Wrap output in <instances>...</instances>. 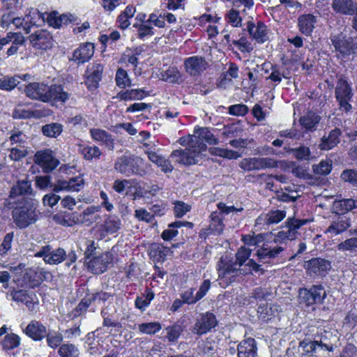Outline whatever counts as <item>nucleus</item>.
Masks as SVG:
<instances>
[{
    "label": "nucleus",
    "mask_w": 357,
    "mask_h": 357,
    "mask_svg": "<svg viewBox=\"0 0 357 357\" xmlns=\"http://www.w3.org/2000/svg\"><path fill=\"white\" fill-rule=\"evenodd\" d=\"M250 250L241 247L236 254L235 262L225 261L221 258L218 268L219 284L222 287H226L234 281V278L238 274L247 275L255 273H263L261 265L253 259H249Z\"/></svg>",
    "instance_id": "1"
},
{
    "label": "nucleus",
    "mask_w": 357,
    "mask_h": 357,
    "mask_svg": "<svg viewBox=\"0 0 357 357\" xmlns=\"http://www.w3.org/2000/svg\"><path fill=\"white\" fill-rule=\"evenodd\" d=\"M194 132L197 139V146L198 148L194 151L192 155L181 151H172L171 157L174 158L177 162L185 165H195L199 161L202 157V153L206 150V145L204 142L213 145H216L219 142L218 139L207 128L196 126L194 128Z\"/></svg>",
    "instance_id": "2"
},
{
    "label": "nucleus",
    "mask_w": 357,
    "mask_h": 357,
    "mask_svg": "<svg viewBox=\"0 0 357 357\" xmlns=\"http://www.w3.org/2000/svg\"><path fill=\"white\" fill-rule=\"evenodd\" d=\"M25 93L28 97L44 102L64 103L70 98V94L63 91L61 85L48 86L40 82L29 84L25 88Z\"/></svg>",
    "instance_id": "3"
},
{
    "label": "nucleus",
    "mask_w": 357,
    "mask_h": 357,
    "mask_svg": "<svg viewBox=\"0 0 357 357\" xmlns=\"http://www.w3.org/2000/svg\"><path fill=\"white\" fill-rule=\"evenodd\" d=\"M35 183L36 186L40 190H45L49 187H53V190L55 192H78L84 188V180L82 176H78L73 177L69 180L59 179L52 185L50 176H36Z\"/></svg>",
    "instance_id": "4"
},
{
    "label": "nucleus",
    "mask_w": 357,
    "mask_h": 357,
    "mask_svg": "<svg viewBox=\"0 0 357 357\" xmlns=\"http://www.w3.org/2000/svg\"><path fill=\"white\" fill-rule=\"evenodd\" d=\"M114 168L116 171L126 176L137 174L144 176L146 174L144 160L137 156L122 155L117 159Z\"/></svg>",
    "instance_id": "5"
},
{
    "label": "nucleus",
    "mask_w": 357,
    "mask_h": 357,
    "mask_svg": "<svg viewBox=\"0 0 357 357\" xmlns=\"http://www.w3.org/2000/svg\"><path fill=\"white\" fill-rule=\"evenodd\" d=\"M36 206L31 202L15 207L12 211L14 223L20 229H24L33 224L37 220Z\"/></svg>",
    "instance_id": "6"
},
{
    "label": "nucleus",
    "mask_w": 357,
    "mask_h": 357,
    "mask_svg": "<svg viewBox=\"0 0 357 357\" xmlns=\"http://www.w3.org/2000/svg\"><path fill=\"white\" fill-rule=\"evenodd\" d=\"M326 297V291L321 285H313L309 289H301L299 290L301 303L307 306L321 304Z\"/></svg>",
    "instance_id": "7"
},
{
    "label": "nucleus",
    "mask_w": 357,
    "mask_h": 357,
    "mask_svg": "<svg viewBox=\"0 0 357 357\" xmlns=\"http://www.w3.org/2000/svg\"><path fill=\"white\" fill-rule=\"evenodd\" d=\"M335 93L340 109L349 112L351 109L349 102L352 98L353 93L350 84L344 77H340L338 79Z\"/></svg>",
    "instance_id": "8"
},
{
    "label": "nucleus",
    "mask_w": 357,
    "mask_h": 357,
    "mask_svg": "<svg viewBox=\"0 0 357 357\" xmlns=\"http://www.w3.org/2000/svg\"><path fill=\"white\" fill-rule=\"evenodd\" d=\"M10 295L14 301L24 303L29 312L35 314L38 312L39 309L38 298L33 291L13 289L10 291Z\"/></svg>",
    "instance_id": "9"
},
{
    "label": "nucleus",
    "mask_w": 357,
    "mask_h": 357,
    "mask_svg": "<svg viewBox=\"0 0 357 357\" xmlns=\"http://www.w3.org/2000/svg\"><path fill=\"white\" fill-rule=\"evenodd\" d=\"M34 257H42L45 263L50 265H56L63 261L66 258V252L63 248L53 250L52 248L46 245L35 253Z\"/></svg>",
    "instance_id": "10"
},
{
    "label": "nucleus",
    "mask_w": 357,
    "mask_h": 357,
    "mask_svg": "<svg viewBox=\"0 0 357 357\" xmlns=\"http://www.w3.org/2000/svg\"><path fill=\"white\" fill-rule=\"evenodd\" d=\"M307 222L306 220H289L285 226L278 232L273 238L275 243H282L286 240H293L296 238L298 229Z\"/></svg>",
    "instance_id": "11"
},
{
    "label": "nucleus",
    "mask_w": 357,
    "mask_h": 357,
    "mask_svg": "<svg viewBox=\"0 0 357 357\" xmlns=\"http://www.w3.org/2000/svg\"><path fill=\"white\" fill-rule=\"evenodd\" d=\"M33 161L45 173L51 172L59 164V161L56 158L53 151L50 149L38 151L34 155Z\"/></svg>",
    "instance_id": "12"
},
{
    "label": "nucleus",
    "mask_w": 357,
    "mask_h": 357,
    "mask_svg": "<svg viewBox=\"0 0 357 357\" xmlns=\"http://www.w3.org/2000/svg\"><path fill=\"white\" fill-rule=\"evenodd\" d=\"M218 324L215 316L209 312L200 314L192 328L194 334L202 335L209 332Z\"/></svg>",
    "instance_id": "13"
},
{
    "label": "nucleus",
    "mask_w": 357,
    "mask_h": 357,
    "mask_svg": "<svg viewBox=\"0 0 357 357\" xmlns=\"http://www.w3.org/2000/svg\"><path fill=\"white\" fill-rule=\"evenodd\" d=\"M113 261V253L105 252L94 256L86 261L88 269L93 274H101L106 271L108 265Z\"/></svg>",
    "instance_id": "14"
},
{
    "label": "nucleus",
    "mask_w": 357,
    "mask_h": 357,
    "mask_svg": "<svg viewBox=\"0 0 357 357\" xmlns=\"http://www.w3.org/2000/svg\"><path fill=\"white\" fill-rule=\"evenodd\" d=\"M277 166L275 160L270 158H250L243 159L240 167L244 170H261L266 168H273Z\"/></svg>",
    "instance_id": "15"
},
{
    "label": "nucleus",
    "mask_w": 357,
    "mask_h": 357,
    "mask_svg": "<svg viewBox=\"0 0 357 357\" xmlns=\"http://www.w3.org/2000/svg\"><path fill=\"white\" fill-rule=\"evenodd\" d=\"M331 268V262L323 258H313L305 264L307 272L312 277L325 276Z\"/></svg>",
    "instance_id": "16"
},
{
    "label": "nucleus",
    "mask_w": 357,
    "mask_h": 357,
    "mask_svg": "<svg viewBox=\"0 0 357 357\" xmlns=\"http://www.w3.org/2000/svg\"><path fill=\"white\" fill-rule=\"evenodd\" d=\"M284 250L282 246L269 247L268 245L264 244L256 252L257 260L262 264H271L273 261L278 258L281 253Z\"/></svg>",
    "instance_id": "17"
},
{
    "label": "nucleus",
    "mask_w": 357,
    "mask_h": 357,
    "mask_svg": "<svg viewBox=\"0 0 357 357\" xmlns=\"http://www.w3.org/2000/svg\"><path fill=\"white\" fill-rule=\"evenodd\" d=\"M331 40L335 51L339 52L342 56H349L353 52L354 45L351 38H347L341 33L332 35Z\"/></svg>",
    "instance_id": "18"
},
{
    "label": "nucleus",
    "mask_w": 357,
    "mask_h": 357,
    "mask_svg": "<svg viewBox=\"0 0 357 357\" xmlns=\"http://www.w3.org/2000/svg\"><path fill=\"white\" fill-rule=\"evenodd\" d=\"M103 66L100 63H93L88 66L85 73V83L89 89H96L101 80Z\"/></svg>",
    "instance_id": "19"
},
{
    "label": "nucleus",
    "mask_w": 357,
    "mask_h": 357,
    "mask_svg": "<svg viewBox=\"0 0 357 357\" xmlns=\"http://www.w3.org/2000/svg\"><path fill=\"white\" fill-rule=\"evenodd\" d=\"M184 67L187 73L195 77L206 69L207 62L202 56H193L185 59Z\"/></svg>",
    "instance_id": "20"
},
{
    "label": "nucleus",
    "mask_w": 357,
    "mask_h": 357,
    "mask_svg": "<svg viewBox=\"0 0 357 357\" xmlns=\"http://www.w3.org/2000/svg\"><path fill=\"white\" fill-rule=\"evenodd\" d=\"M29 40L33 47L38 50H47L52 46V37L45 30H39L29 36Z\"/></svg>",
    "instance_id": "21"
},
{
    "label": "nucleus",
    "mask_w": 357,
    "mask_h": 357,
    "mask_svg": "<svg viewBox=\"0 0 357 357\" xmlns=\"http://www.w3.org/2000/svg\"><path fill=\"white\" fill-rule=\"evenodd\" d=\"M94 54V46L93 43H85L81 44L79 47L74 50L72 60L77 64H83L89 61Z\"/></svg>",
    "instance_id": "22"
},
{
    "label": "nucleus",
    "mask_w": 357,
    "mask_h": 357,
    "mask_svg": "<svg viewBox=\"0 0 357 357\" xmlns=\"http://www.w3.org/2000/svg\"><path fill=\"white\" fill-rule=\"evenodd\" d=\"M248 31L253 39L259 43H264L268 40V31L267 26L261 22L255 24L248 22Z\"/></svg>",
    "instance_id": "23"
},
{
    "label": "nucleus",
    "mask_w": 357,
    "mask_h": 357,
    "mask_svg": "<svg viewBox=\"0 0 357 357\" xmlns=\"http://www.w3.org/2000/svg\"><path fill=\"white\" fill-rule=\"evenodd\" d=\"M24 331L26 335L36 341L43 340L47 333L46 326L36 320L31 321Z\"/></svg>",
    "instance_id": "24"
},
{
    "label": "nucleus",
    "mask_w": 357,
    "mask_h": 357,
    "mask_svg": "<svg viewBox=\"0 0 357 357\" xmlns=\"http://www.w3.org/2000/svg\"><path fill=\"white\" fill-rule=\"evenodd\" d=\"M90 136L93 141L100 145H104L110 150L114 149V138L106 130L100 128H91L90 129Z\"/></svg>",
    "instance_id": "25"
},
{
    "label": "nucleus",
    "mask_w": 357,
    "mask_h": 357,
    "mask_svg": "<svg viewBox=\"0 0 357 357\" xmlns=\"http://www.w3.org/2000/svg\"><path fill=\"white\" fill-rule=\"evenodd\" d=\"M350 227L349 218L345 216H340L331 222L325 233L328 234L330 237H333L344 232Z\"/></svg>",
    "instance_id": "26"
},
{
    "label": "nucleus",
    "mask_w": 357,
    "mask_h": 357,
    "mask_svg": "<svg viewBox=\"0 0 357 357\" xmlns=\"http://www.w3.org/2000/svg\"><path fill=\"white\" fill-rule=\"evenodd\" d=\"M238 357H257V347L255 339L249 337L238 345Z\"/></svg>",
    "instance_id": "27"
},
{
    "label": "nucleus",
    "mask_w": 357,
    "mask_h": 357,
    "mask_svg": "<svg viewBox=\"0 0 357 357\" xmlns=\"http://www.w3.org/2000/svg\"><path fill=\"white\" fill-rule=\"evenodd\" d=\"M332 8L337 13L352 15L357 10V3L353 0H333Z\"/></svg>",
    "instance_id": "28"
},
{
    "label": "nucleus",
    "mask_w": 357,
    "mask_h": 357,
    "mask_svg": "<svg viewBox=\"0 0 357 357\" xmlns=\"http://www.w3.org/2000/svg\"><path fill=\"white\" fill-rule=\"evenodd\" d=\"M6 330L5 326L0 328V342L3 349H13L20 345V338L15 333H7Z\"/></svg>",
    "instance_id": "29"
},
{
    "label": "nucleus",
    "mask_w": 357,
    "mask_h": 357,
    "mask_svg": "<svg viewBox=\"0 0 357 357\" xmlns=\"http://www.w3.org/2000/svg\"><path fill=\"white\" fill-rule=\"evenodd\" d=\"M74 16L70 14L59 15L58 12L54 11L47 14L46 21L48 24L54 28H60L73 21Z\"/></svg>",
    "instance_id": "30"
},
{
    "label": "nucleus",
    "mask_w": 357,
    "mask_h": 357,
    "mask_svg": "<svg viewBox=\"0 0 357 357\" xmlns=\"http://www.w3.org/2000/svg\"><path fill=\"white\" fill-rule=\"evenodd\" d=\"M316 22V17L311 14L300 16L298 23L300 31L305 36L311 35Z\"/></svg>",
    "instance_id": "31"
},
{
    "label": "nucleus",
    "mask_w": 357,
    "mask_h": 357,
    "mask_svg": "<svg viewBox=\"0 0 357 357\" xmlns=\"http://www.w3.org/2000/svg\"><path fill=\"white\" fill-rule=\"evenodd\" d=\"M341 131L339 129H334L331 130L328 136H324L321 138V142L319 144V148L321 150H330L334 148L340 142V136Z\"/></svg>",
    "instance_id": "32"
},
{
    "label": "nucleus",
    "mask_w": 357,
    "mask_h": 357,
    "mask_svg": "<svg viewBox=\"0 0 357 357\" xmlns=\"http://www.w3.org/2000/svg\"><path fill=\"white\" fill-rule=\"evenodd\" d=\"M31 192V181L27 179L20 180L11 188L10 197L14 198L18 195H29Z\"/></svg>",
    "instance_id": "33"
},
{
    "label": "nucleus",
    "mask_w": 357,
    "mask_h": 357,
    "mask_svg": "<svg viewBox=\"0 0 357 357\" xmlns=\"http://www.w3.org/2000/svg\"><path fill=\"white\" fill-rule=\"evenodd\" d=\"M121 227V222L116 217L109 218L104 224L100 225V229L102 232L100 238H103L108 234H112L116 232Z\"/></svg>",
    "instance_id": "34"
},
{
    "label": "nucleus",
    "mask_w": 357,
    "mask_h": 357,
    "mask_svg": "<svg viewBox=\"0 0 357 357\" xmlns=\"http://www.w3.org/2000/svg\"><path fill=\"white\" fill-rule=\"evenodd\" d=\"M217 350L215 342L212 338H206L199 342L197 347L198 354L204 356H212Z\"/></svg>",
    "instance_id": "35"
},
{
    "label": "nucleus",
    "mask_w": 357,
    "mask_h": 357,
    "mask_svg": "<svg viewBox=\"0 0 357 357\" xmlns=\"http://www.w3.org/2000/svg\"><path fill=\"white\" fill-rule=\"evenodd\" d=\"M47 14L42 13L36 8H30L24 17L26 24L40 26L45 22Z\"/></svg>",
    "instance_id": "36"
},
{
    "label": "nucleus",
    "mask_w": 357,
    "mask_h": 357,
    "mask_svg": "<svg viewBox=\"0 0 357 357\" xmlns=\"http://www.w3.org/2000/svg\"><path fill=\"white\" fill-rule=\"evenodd\" d=\"M160 79L169 83L178 84L181 81V74L177 68L171 66L160 73Z\"/></svg>",
    "instance_id": "37"
},
{
    "label": "nucleus",
    "mask_w": 357,
    "mask_h": 357,
    "mask_svg": "<svg viewBox=\"0 0 357 357\" xmlns=\"http://www.w3.org/2000/svg\"><path fill=\"white\" fill-rule=\"evenodd\" d=\"M181 145L186 146L185 149H177L176 151H181L186 153L192 155V153L198 147L197 146V139L195 137V132L192 135H188L185 137H180L177 141Z\"/></svg>",
    "instance_id": "38"
},
{
    "label": "nucleus",
    "mask_w": 357,
    "mask_h": 357,
    "mask_svg": "<svg viewBox=\"0 0 357 357\" xmlns=\"http://www.w3.org/2000/svg\"><path fill=\"white\" fill-rule=\"evenodd\" d=\"M146 96L145 92L142 89H136L120 91L117 93L116 98L120 100L129 101L132 100H142Z\"/></svg>",
    "instance_id": "39"
},
{
    "label": "nucleus",
    "mask_w": 357,
    "mask_h": 357,
    "mask_svg": "<svg viewBox=\"0 0 357 357\" xmlns=\"http://www.w3.org/2000/svg\"><path fill=\"white\" fill-rule=\"evenodd\" d=\"M320 117L313 112H308L307 114L301 117L299 122L301 126L306 130H312L319 123Z\"/></svg>",
    "instance_id": "40"
},
{
    "label": "nucleus",
    "mask_w": 357,
    "mask_h": 357,
    "mask_svg": "<svg viewBox=\"0 0 357 357\" xmlns=\"http://www.w3.org/2000/svg\"><path fill=\"white\" fill-rule=\"evenodd\" d=\"M324 340L321 338L319 341L314 340L307 342L303 341L301 343V346L307 353L315 352L317 348H320L321 349H324L328 351H333V347L324 343Z\"/></svg>",
    "instance_id": "41"
},
{
    "label": "nucleus",
    "mask_w": 357,
    "mask_h": 357,
    "mask_svg": "<svg viewBox=\"0 0 357 357\" xmlns=\"http://www.w3.org/2000/svg\"><path fill=\"white\" fill-rule=\"evenodd\" d=\"M191 226L192 224L189 222L176 221L169 225V228L165 229L162 234V238L165 241H170L178 235L176 228L181 227L183 225Z\"/></svg>",
    "instance_id": "42"
},
{
    "label": "nucleus",
    "mask_w": 357,
    "mask_h": 357,
    "mask_svg": "<svg viewBox=\"0 0 357 357\" xmlns=\"http://www.w3.org/2000/svg\"><path fill=\"white\" fill-rule=\"evenodd\" d=\"M333 206L338 213H345L352 209L357 208V200L344 199L335 202Z\"/></svg>",
    "instance_id": "43"
},
{
    "label": "nucleus",
    "mask_w": 357,
    "mask_h": 357,
    "mask_svg": "<svg viewBox=\"0 0 357 357\" xmlns=\"http://www.w3.org/2000/svg\"><path fill=\"white\" fill-rule=\"evenodd\" d=\"M161 328V324L158 321L142 323L137 326V329L140 333L149 335L157 333Z\"/></svg>",
    "instance_id": "44"
},
{
    "label": "nucleus",
    "mask_w": 357,
    "mask_h": 357,
    "mask_svg": "<svg viewBox=\"0 0 357 357\" xmlns=\"http://www.w3.org/2000/svg\"><path fill=\"white\" fill-rule=\"evenodd\" d=\"M79 152L87 160L98 159L101 155L100 149L96 146H80Z\"/></svg>",
    "instance_id": "45"
},
{
    "label": "nucleus",
    "mask_w": 357,
    "mask_h": 357,
    "mask_svg": "<svg viewBox=\"0 0 357 357\" xmlns=\"http://www.w3.org/2000/svg\"><path fill=\"white\" fill-rule=\"evenodd\" d=\"M13 36L10 37V47L7 50L6 54L8 56L15 54L19 49V46L22 45L24 42V36L20 33L13 32Z\"/></svg>",
    "instance_id": "46"
},
{
    "label": "nucleus",
    "mask_w": 357,
    "mask_h": 357,
    "mask_svg": "<svg viewBox=\"0 0 357 357\" xmlns=\"http://www.w3.org/2000/svg\"><path fill=\"white\" fill-rule=\"evenodd\" d=\"M210 229L215 234H220L224 229L222 216L218 211L213 212L211 215Z\"/></svg>",
    "instance_id": "47"
},
{
    "label": "nucleus",
    "mask_w": 357,
    "mask_h": 357,
    "mask_svg": "<svg viewBox=\"0 0 357 357\" xmlns=\"http://www.w3.org/2000/svg\"><path fill=\"white\" fill-rule=\"evenodd\" d=\"M212 155L225 158L227 159H236L241 157V154L238 152L229 150L227 149H222L219 147H212L209 150Z\"/></svg>",
    "instance_id": "48"
},
{
    "label": "nucleus",
    "mask_w": 357,
    "mask_h": 357,
    "mask_svg": "<svg viewBox=\"0 0 357 357\" xmlns=\"http://www.w3.org/2000/svg\"><path fill=\"white\" fill-rule=\"evenodd\" d=\"M42 131L47 137H56L62 132L63 126L58 123L46 124L43 126Z\"/></svg>",
    "instance_id": "49"
},
{
    "label": "nucleus",
    "mask_w": 357,
    "mask_h": 357,
    "mask_svg": "<svg viewBox=\"0 0 357 357\" xmlns=\"http://www.w3.org/2000/svg\"><path fill=\"white\" fill-rule=\"evenodd\" d=\"M20 78L19 75L0 78V89L3 91L13 90L20 84Z\"/></svg>",
    "instance_id": "50"
},
{
    "label": "nucleus",
    "mask_w": 357,
    "mask_h": 357,
    "mask_svg": "<svg viewBox=\"0 0 357 357\" xmlns=\"http://www.w3.org/2000/svg\"><path fill=\"white\" fill-rule=\"evenodd\" d=\"M115 81L116 85L121 89L131 86V80L128 73L121 68H118L116 73Z\"/></svg>",
    "instance_id": "51"
},
{
    "label": "nucleus",
    "mask_w": 357,
    "mask_h": 357,
    "mask_svg": "<svg viewBox=\"0 0 357 357\" xmlns=\"http://www.w3.org/2000/svg\"><path fill=\"white\" fill-rule=\"evenodd\" d=\"M166 332L165 337L170 342H176L183 331V329L180 325L174 324L167 327L165 329Z\"/></svg>",
    "instance_id": "52"
},
{
    "label": "nucleus",
    "mask_w": 357,
    "mask_h": 357,
    "mask_svg": "<svg viewBox=\"0 0 357 357\" xmlns=\"http://www.w3.org/2000/svg\"><path fill=\"white\" fill-rule=\"evenodd\" d=\"M14 238V233L10 232L6 234L0 245V256L6 257L12 248V243Z\"/></svg>",
    "instance_id": "53"
},
{
    "label": "nucleus",
    "mask_w": 357,
    "mask_h": 357,
    "mask_svg": "<svg viewBox=\"0 0 357 357\" xmlns=\"http://www.w3.org/2000/svg\"><path fill=\"white\" fill-rule=\"evenodd\" d=\"M226 20L234 27H241L242 26V16L239 15L237 8H231L226 14Z\"/></svg>",
    "instance_id": "54"
},
{
    "label": "nucleus",
    "mask_w": 357,
    "mask_h": 357,
    "mask_svg": "<svg viewBox=\"0 0 357 357\" xmlns=\"http://www.w3.org/2000/svg\"><path fill=\"white\" fill-rule=\"evenodd\" d=\"M170 252L171 250L169 248L162 245H156L152 248L151 255L157 261H164Z\"/></svg>",
    "instance_id": "55"
},
{
    "label": "nucleus",
    "mask_w": 357,
    "mask_h": 357,
    "mask_svg": "<svg viewBox=\"0 0 357 357\" xmlns=\"http://www.w3.org/2000/svg\"><path fill=\"white\" fill-rule=\"evenodd\" d=\"M132 185L131 180H116L113 183V189L118 193L127 195Z\"/></svg>",
    "instance_id": "56"
},
{
    "label": "nucleus",
    "mask_w": 357,
    "mask_h": 357,
    "mask_svg": "<svg viewBox=\"0 0 357 357\" xmlns=\"http://www.w3.org/2000/svg\"><path fill=\"white\" fill-rule=\"evenodd\" d=\"M61 357H78V349L72 344H63L58 351Z\"/></svg>",
    "instance_id": "57"
},
{
    "label": "nucleus",
    "mask_w": 357,
    "mask_h": 357,
    "mask_svg": "<svg viewBox=\"0 0 357 357\" xmlns=\"http://www.w3.org/2000/svg\"><path fill=\"white\" fill-rule=\"evenodd\" d=\"M332 169V161L321 160L318 165H313V171L317 174L327 175Z\"/></svg>",
    "instance_id": "58"
},
{
    "label": "nucleus",
    "mask_w": 357,
    "mask_h": 357,
    "mask_svg": "<svg viewBox=\"0 0 357 357\" xmlns=\"http://www.w3.org/2000/svg\"><path fill=\"white\" fill-rule=\"evenodd\" d=\"M47 344L54 349L59 347L63 341V335L56 331H50L47 333Z\"/></svg>",
    "instance_id": "59"
},
{
    "label": "nucleus",
    "mask_w": 357,
    "mask_h": 357,
    "mask_svg": "<svg viewBox=\"0 0 357 357\" xmlns=\"http://www.w3.org/2000/svg\"><path fill=\"white\" fill-rule=\"evenodd\" d=\"M295 158L300 160H310L312 158L310 149L305 146L292 149Z\"/></svg>",
    "instance_id": "60"
},
{
    "label": "nucleus",
    "mask_w": 357,
    "mask_h": 357,
    "mask_svg": "<svg viewBox=\"0 0 357 357\" xmlns=\"http://www.w3.org/2000/svg\"><path fill=\"white\" fill-rule=\"evenodd\" d=\"M337 249L342 252H353L357 249V237H352L337 245Z\"/></svg>",
    "instance_id": "61"
},
{
    "label": "nucleus",
    "mask_w": 357,
    "mask_h": 357,
    "mask_svg": "<svg viewBox=\"0 0 357 357\" xmlns=\"http://www.w3.org/2000/svg\"><path fill=\"white\" fill-rule=\"evenodd\" d=\"M146 22H150L158 28H164L166 25L164 15L159 12L151 13Z\"/></svg>",
    "instance_id": "62"
},
{
    "label": "nucleus",
    "mask_w": 357,
    "mask_h": 357,
    "mask_svg": "<svg viewBox=\"0 0 357 357\" xmlns=\"http://www.w3.org/2000/svg\"><path fill=\"white\" fill-rule=\"evenodd\" d=\"M264 240V236L262 234H248L244 235L242 237V241L247 245H257L259 243L263 242Z\"/></svg>",
    "instance_id": "63"
},
{
    "label": "nucleus",
    "mask_w": 357,
    "mask_h": 357,
    "mask_svg": "<svg viewBox=\"0 0 357 357\" xmlns=\"http://www.w3.org/2000/svg\"><path fill=\"white\" fill-rule=\"evenodd\" d=\"M266 213L271 225L279 223L286 216V212L282 210L271 211Z\"/></svg>",
    "instance_id": "64"
}]
</instances>
